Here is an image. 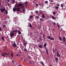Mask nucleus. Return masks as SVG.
<instances>
[{
	"instance_id": "72a5a7b5",
	"label": "nucleus",
	"mask_w": 66,
	"mask_h": 66,
	"mask_svg": "<svg viewBox=\"0 0 66 66\" xmlns=\"http://www.w3.org/2000/svg\"><path fill=\"white\" fill-rule=\"evenodd\" d=\"M34 27H32L31 28V29L32 30H34Z\"/></svg>"
},
{
	"instance_id": "ea45409f",
	"label": "nucleus",
	"mask_w": 66,
	"mask_h": 66,
	"mask_svg": "<svg viewBox=\"0 0 66 66\" xmlns=\"http://www.w3.org/2000/svg\"><path fill=\"white\" fill-rule=\"evenodd\" d=\"M40 20H41V21H43V19H41V18L40 19Z\"/></svg>"
},
{
	"instance_id": "b1692460",
	"label": "nucleus",
	"mask_w": 66,
	"mask_h": 66,
	"mask_svg": "<svg viewBox=\"0 0 66 66\" xmlns=\"http://www.w3.org/2000/svg\"><path fill=\"white\" fill-rule=\"evenodd\" d=\"M11 55L12 56V57H13V53L12 52L11 53Z\"/></svg>"
},
{
	"instance_id": "6e6552de",
	"label": "nucleus",
	"mask_w": 66,
	"mask_h": 66,
	"mask_svg": "<svg viewBox=\"0 0 66 66\" xmlns=\"http://www.w3.org/2000/svg\"><path fill=\"white\" fill-rule=\"evenodd\" d=\"M13 10L14 12H16V8L15 7H14L13 9Z\"/></svg>"
},
{
	"instance_id": "4d7b16f0",
	"label": "nucleus",
	"mask_w": 66,
	"mask_h": 66,
	"mask_svg": "<svg viewBox=\"0 0 66 66\" xmlns=\"http://www.w3.org/2000/svg\"><path fill=\"white\" fill-rule=\"evenodd\" d=\"M51 2H53V0H51Z\"/></svg>"
},
{
	"instance_id": "bf43d9fd",
	"label": "nucleus",
	"mask_w": 66,
	"mask_h": 66,
	"mask_svg": "<svg viewBox=\"0 0 66 66\" xmlns=\"http://www.w3.org/2000/svg\"><path fill=\"white\" fill-rule=\"evenodd\" d=\"M13 32H15V30H13V31H12Z\"/></svg>"
},
{
	"instance_id": "39448f33",
	"label": "nucleus",
	"mask_w": 66,
	"mask_h": 66,
	"mask_svg": "<svg viewBox=\"0 0 66 66\" xmlns=\"http://www.w3.org/2000/svg\"><path fill=\"white\" fill-rule=\"evenodd\" d=\"M5 9H1V12H4V11H5Z\"/></svg>"
},
{
	"instance_id": "bb28decb",
	"label": "nucleus",
	"mask_w": 66,
	"mask_h": 66,
	"mask_svg": "<svg viewBox=\"0 0 66 66\" xmlns=\"http://www.w3.org/2000/svg\"><path fill=\"white\" fill-rule=\"evenodd\" d=\"M52 18L53 19H55V17H54V16H53V15L52 16Z\"/></svg>"
},
{
	"instance_id": "aec40b11",
	"label": "nucleus",
	"mask_w": 66,
	"mask_h": 66,
	"mask_svg": "<svg viewBox=\"0 0 66 66\" xmlns=\"http://www.w3.org/2000/svg\"><path fill=\"white\" fill-rule=\"evenodd\" d=\"M23 44L24 46H26V43L25 42H24L23 43Z\"/></svg>"
},
{
	"instance_id": "79ce46f5",
	"label": "nucleus",
	"mask_w": 66,
	"mask_h": 66,
	"mask_svg": "<svg viewBox=\"0 0 66 66\" xmlns=\"http://www.w3.org/2000/svg\"><path fill=\"white\" fill-rule=\"evenodd\" d=\"M53 24L54 25H56V23H53Z\"/></svg>"
},
{
	"instance_id": "a211bd4d",
	"label": "nucleus",
	"mask_w": 66,
	"mask_h": 66,
	"mask_svg": "<svg viewBox=\"0 0 66 66\" xmlns=\"http://www.w3.org/2000/svg\"><path fill=\"white\" fill-rule=\"evenodd\" d=\"M47 38H48V39H51V37L50 36H47Z\"/></svg>"
},
{
	"instance_id": "a878e982",
	"label": "nucleus",
	"mask_w": 66,
	"mask_h": 66,
	"mask_svg": "<svg viewBox=\"0 0 66 66\" xmlns=\"http://www.w3.org/2000/svg\"><path fill=\"white\" fill-rule=\"evenodd\" d=\"M2 39L3 40V41L4 40V37H3V36L2 37Z\"/></svg>"
},
{
	"instance_id": "58836bf2",
	"label": "nucleus",
	"mask_w": 66,
	"mask_h": 66,
	"mask_svg": "<svg viewBox=\"0 0 66 66\" xmlns=\"http://www.w3.org/2000/svg\"><path fill=\"white\" fill-rule=\"evenodd\" d=\"M35 12L37 14H38V11H36Z\"/></svg>"
},
{
	"instance_id": "de8ad7c7",
	"label": "nucleus",
	"mask_w": 66,
	"mask_h": 66,
	"mask_svg": "<svg viewBox=\"0 0 66 66\" xmlns=\"http://www.w3.org/2000/svg\"><path fill=\"white\" fill-rule=\"evenodd\" d=\"M55 51H56V52L57 50V48H55Z\"/></svg>"
},
{
	"instance_id": "dca6fc26",
	"label": "nucleus",
	"mask_w": 66,
	"mask_h": 66,
	"mask_svg": "<svg viewBox=\"0 0 66 66\" xmlns=\"http://www.w3.org/2000/svg\"><path fill=\"white\" fill-rule=\"evenodd\" d=\"M3 54H6V55H8L9 54V53H3Z\"/></svg>"
},
{
	"instance_id": "7ed1b4c3",
	"label": "nucleus",
	"mask_w": 66,
	"mask_h": 66,
	"mask_svg": "<svg viewBox=\"0 0 66 66\" xmlns=\"http://www.w3.org/2000/svg\"><path fill=\"white\" fill-rule=\"evenodd\" d=\"M59 59L58 58V57H56V58L55 59V60L56 63L57 62V60Z\"/></svg>"
},
{
	"instance_id": "a18cd8bd",
	"label": "nucleus",
	"mask_w": 66,
	"mask_h": 66,
	"mask_svg": "<svg viewBox=\"0 0 66 66\" xmlns=\"http://www.w3.org/2000/svg\"><path fill=\"white\" fill-rule=\"evenodd\" d=\"M12 63H13V64H14L15 62H14V61L13 60L12 61Z\"/></svg>"
},
{
	"instance_id": "a19ab883",
	"label": "nucleus",
	"mask_w": 66,
	"mask_h": 66,
	"mask_svg": "<svg viewBox=\"0 0 66 66\" xmlns=\"http://www.w3.org/2000/svg\"><path fill=\"white\" fill-rule=\"evenodd\" d=\"M56 14V12H55V11L53 12V14H54V15H55Z\"/></svg>"
},
{
	"instance_id": "e433bc0d",
	"label": "nucleus",
	"mask_w": 66,
	"mask_h": 66,
	"mask_svg": "<svg viewBox=\"0 0 66 66\" xmlns=\"http://www.w3.org/2000/svg\"><path fill=\"white\" fill-rule=\"evenodd\" d=\"M39 12L40 13V14H42V11H41V10H40L39 11Z\"/></svg>"
},
{
	"instance_id": "393cba45",
	"label": "nucleus",
	"mask_w": 66,
	"mask_h": 66,
	"mask_svg": "<svg viewBox=\"0 0 66 66\" xmlns=\"http://www.w3.org/2000/svg\"><path fill=\"white\" fill-rule=\"evenodd\" d=\"M48 1H46L45 2V4H48Z\"/></svg>"
},
{
	"instance_id": "09e8293b",
	"label": "nucleus",
	"mask_w": 66,
	"mask_h": 66,
	"mask_svg": "<svg viewBox=\"0 0 66 66\" xmlns=\"http://www.w3.org/2000/svg\"><path fill=\"white\" fill-rule=\"evenodd\" d=\"M24 3L26 4H27V3H28L27 2V1H26Z\"/></svg>"
},
{
	"instance_id": "680f3d73",
	"label": "nucleus",
	"mask_w": 66,
	"mask_h": 66,
	"mask_svg": "<svg viewBox=\"0 0 66 66\" xmlns=\"http://www.w3.org/2000/svg\"><path fill=\"white\" fill-rule=\"evenodd\" d=\"M15 31L17 32L18 31V30H15Z\"/></svg>"
},
{
	"instance_id": "69168bd1",
	"label": "nucleus",
	"mask_w": 66,
	"mask_h": 66,
	"mask_svg": "<svg viewBox=\"0 0 66 66\" xmlns=\"http://www.w3.org/2000/svg\"><path fill=\"white\" fill-rule=\"evenodd\" d=\"M16 55L18 56V54H16Z\"/></svg>"
},
{
	"instance_id": "2eb2a0df",
	"label": "nucleus",
	"mask_w": 66,
	"mask_h": 66,
	"mask_svg": "<svg viewBox=\"0 0 66 66\" xmlns=\"http://www.w3.org/2000/svg\"><path fill=\"white\" fill-rule=\"evenodd\" d=\"M45 36H46V35L45 34H43V39H44V37H45Z\"/></svg>"
},
{
	"instance_id": "2f4dec72",
	"label": "nucleus",
	"mask_w": 66,
	"mask_h": 66,
	"mask_svg": "<svg viewBox=\"0 0 66 66\" xmlns=\"http://www.w3.org/2000/svg\"><path fill=\"white\" fill-rule=\"evenodd\" d=\"M39 39L40 40V41L41 42L42 41V38H41V37H39Z\"/></svg>"
},
{
	"instance_id": "338daca9",
	"label": "nucleus",
	"mask_w": 66,
	"mask_h": 66,
	"mask_svg": "<svg viewBox=\"0 0 66 66\" xmlns=\"http://www.w3.org/2000/svg\"><path fill=\"white\" fill-rule=\"evenodd\" d=\"M8 2H10V0H8Z\"/></svg>"
},
{
	"instance_id": "6ab92c4d",
	"label": "nucleus",
	"mask_w": 66,
	"mask_h": 66,
	"mask_svg": "<svg viewBox=\"0 0 66 66\" xmlns=\"http://www.w3.org/2000/svg\"><path fill=\"white\" fill-rule=\"evenodd\" d=\"M18 34L20 35V34H21V31H18Z\"/></svg>"
},
{
	"instance_id": "f03ea898",
	"label": "nucleus",
	"mask_w": 66,
	"mask_h": 66,
	"mask_svg": "<svg viewBox=\"0 0 66 66\" xmlns=\"http://www.w3.org/2000/svg\"><path fill=\"white\" fill-rule=\"evenodd\" d=\"M57 56L58 57H60L61 56V55L59 53L58 50L57 51Z\"/></svg>"
},
{
	"instance_id": "c756f323",
	"label": "nucleus",
	"mask_w": 66,
	"mask_h": 66,
	"mask_svg": "<svg viewBox=\"0 0 66 66\" xmlns=\"http://www.w3.org/2000/svg\"><path fill=\"white\" fill-rule=\"evenodd\" d=\"M24 51L25 52H26L27 51V50L26 49H24Z\"/></svg>"
},
{
	"instance_id": "6e6d98bb",
	"label": "nucleus",
	"mask_w": 66,
	"mask_h": 66,
	"mask_svg": "<svg viewBox=\"0 0 66 66\" xmlns=\"http://www.w3.org/2000/svg\"><path fill=\"white\" fill-rule=\"evenodd\" d=\"M28 57L29 58H30V59L31 58V57L30 56H28Z\"/></svg>"
},
{
	"instance_id": "13d9d810",
	"label": "nucleus",
	"mask_w": 66,
	"mask_h": 66,
	"mask_svg": "<svg viewBox=\"0 0 66 66\" xmlns=\"http://www.w3.org/2000/svg\"><path fill=\"white\" fill-rule=\"evenodd\" d=\"M43 39H44V40H45L46 39V37H44V38H43Z\"/></svg>"
},
{
	"instance_id": "603ef678",
	"label": "nucleus",
	"mask_w": 66,
	"mask_h": 66,
	"mask_svg": "<svg viewBox=\"0 0 66 66\" xmlns=\"http://www.w3.org/2000/svg\"><path fill=\"white\" fill-rule=\"evenodd\" d=\"M48 21L49 22H50V23H51V22H50L51 21V20H48Z\"/></svg>"
},
{
	"instance_id": "412c9836",
	"label": "nucleus",
	"mask_w": 66,
	"mask_h": 66,
	"mask_svg": "<svg viewBox=\"0 0 66 66\" xmlns=\"http://www.w3.org/2000/svg\"><path fill=\"white\" fill-rule=\"evenodd\" d=\"M29 26L30 27V28H31V29H32V25H31V24H29Z\"/></svg>"
},
{
	"instance_id": "37998d69",
	"label": "nucleus",
	"mask_w": 66,
	"mask_h": 66,
	"mask_svg": "<svg viewBox=\"0 0 66 66\" xmlns=\"http://www.w3.org/2000/svg\"><path fill=\"white\" fill-rule=\"evenodd\" d=\"M35 5L37 6H39V5L38 4H36Z\"/></svg>"
},
{
	"instance_id": "8fccbe9b",
	"label": "nucleus",
	"mask_w": 66,
	"mask_h": 66,
	"mask_svg": "<svg viewBox=\"0 0 66 66\" xmlns=\"http://www.w3.org/2000/svg\"><path fill=\"white\" fill-rule=\"evenodd\" d=\"M2 28H1V27H0V31H1L2 30Z\"/></svg>"
},
{
	"instance_id": "f3484780",
	"label": "nucleus",
	"mask_w": 66,
	"mask_h": 66,
	"mask_svg": "<svg viewBox=\"0 0 66 66\" xmlns=\"http://www.w3.org/2000/svg\"><path fill=\"white\" fill-rule=\"evenodd\" d=\"M40 63L42 65H44V62H40Z\"/></svg>"
},
{
	"instance_id": "3c124183",
	"label": "nucleus",
	"mask_w": 66,
	"mask_h": 66,
	"mask_svg": "<svg viewBox=\"0 0 66 66\" xmlns=\"http://www.w3.org/2000/svg\"><path fill=\"white\" fill-rule=\"evenodd\" d=\"M26 11V10L25 9H23V12H25Z\"/></svg>"
},
{
	"instance_id": "9b49d317",
	"label": "nucleus",
	"mask_w": 66,
	"mask_h": 66,
	"mask_svg": "<svg viewBox=\"0 0 66 66\" xmlns=\"http://www.w3.org/2000/svg\"><path fill=\"white\" fill-rule=\"evenodd\" d=\"M42 18H45V16L44 14H42Z\"/></svg>"
},
{
	"instance_id": "052dcab7",
	"label": "nucleus",
	"mask_w": 66,
	"mask_h": 66,
	"mask_svg": "<svg viewBox=\"0 0 66 66\" xmlns=\"http://www.w3.org/2000/svg\"><path fill=\"white\" fill-rule=\"evenodd\" d=\"M5 23L6 24H7V22H6V21H5Z\"/></svg>"
},
{
	"instance_id": "0eeeda50",
	"label": "nucleus",
	"mask_w": 66,
	"mask_h": 66,
	"mask_svg": "<svg viewBox=\"0 0 66 66\" xmlns=\"http://www.w3.org/2000/svg\"><path fill=\"white\" fill-rule=\"evenodd\" d=\"M63 42H65L66 41V38L65 37H63Z\"/></svg>"
},
{
	"instance_id": "cd10ccee",
	"label": "nucleus",
	"mask_w": 66,
	"mask_h": 66,
	"mask_svg": "<svg viewBox=\"0 0 66 66\" xmlns=\"http://www.w3.org/2000/svg\"><path fill=\"white\" fill-rule=\"evenodd\" d=\"M40 48H42V45H39L38 46Z\"/></svg>"
},
{
	"instance_id": "864d4df0",
	"label": "nucleus",
	"mask_w": 66,
	"mask_h": 66,
	"mask_svg": "<svg viewBox=\"0 0 66 66\" xmlns=\"http://www.w3.org/2000/svg\"><path fill=\"white\" fill-rule=\"evenodd\" d=\"M3 26L4 27H5V25H3Z\"/></svg>"
},
{
	"instance_id": "f257e3e1",
	"label": "nucleus",
	"mask_w": 66,
	"mask_h": 66,
	"mask_svg": "<svg viewBox=\"0 0 66 66\" xmlns=\"http://www.w3.org/2000/svg\"><path fill=\"white\" fill-rule=\"evenodd\" d=\"M10 35L11 37H12V36H14V32H11L10 34Z\"/></svg>"
},
{
	"instance_id": "ddd939ff",
	"label": "nucleus",
	"mask_w": 66,
	"mask_h": 66,
	"mask_svg": "<svg viewBox=\"0 0 66 66\" xmlns=\"http://www.w3.org/2000/svg\"><path fill=\"white\" fill-rule=\"evenodd\" d=\"M46 52L47 54H48V49L47 48H46Z\"/></svg>"
},
{
	"instance_id": "423d86ee",
	"label": "nucleus",
	"mask_w": 66,
	"mask_h": 66,
	"mask_svg": "<svg viewBox=\"0 0 66 66\" xmlns=\"http://www.w3.org/2000/svg\"><path fill=\"white\" fill-rule=\"evenodd\" d=\"M23 4H20L19 3L18 4V6H19V7H21V6H23Z\"/></svg>"
},
{
	"instance_id": "1a4fd4ad",
	"label": "nucleus",
	"mask_w": 66,
	"mask_h": 66,
	"mask_svg": "<svg viewBox=\"0 0 66 66\" xmlns=\"http://www.w3.org/2000/svg\"><path fill=\"white\" fill-rule=\"evenodd\" d=\"M16 9L17 11L19 12L20 11V9L19 8H17Z\"/></svg>"
},
{
	"instance_id": "20e7f679",
	"label": "nucleus",
	"mask_w": 66,
	"mask_h": 66,
	"mask_svg": "<svg viewBox=\"0 0 66 66\" xmlns=\"http://www.w3.org/2000/svg\"><path fill=\"white\" fill-rule=\"evenodd\" d=\"M12 46L14 47H16V44L15 43H13L12 44Z\"/></svg>"
},
{
	"instance_id": "5701e85b",
	"label": "nucleus",
	"mask_w": 66,
	"mask_h": 66,
	"mask_svg": "<svg viewBox=\"0 0 66 66\" xmlns=\"http://www.w3.org/2000/svg\"><path fill=\"white\" fill-rule=\"evenodd\" d=\"M57 27H58V28H60V25H59V23H57Z\"/></svg>"
},
{
	"instance_id": "e2e57ef3",
	"label": "nucleus",
	"mask_w": 66,
	"mask_h": 66,
	"mask_svg": "<svg viewBox=\"0 0 66 66\" xmlns=\"http://www.w3.org/2000/svg\"><path fill=\"white\" fill-rule=\"evenodd\" d=\"M23 6H21V8L23 9Z\"/></svg>"
},
{
	"instance_id": "49530a36",
	"label": "nucleus",
	"mask_w": 66,
	"mask_h": 66,
	"mask_svg": "<svg viewBox=\"0 0 66 66\" xmlns=\"http://www.w3.org/2000/svg\"><path fill=\"white\" fill-rule=\"evenodd\" d=\"M29 63H30V64H32V62L31 61H29Z\"/></svg>"
},
{
	"instance_id": "c9c22d12",
	"label": "nucleus",
	"mask_w": 66,
	"mask_h": 66,
	"mask_svg": "<svg viewBox=\"0 0 66 66\" xmlns=\"http://www.w3.org/2000/svg\"><path fill=\"white\" fill-rule=\"evenodd\" d=\"M5 12H6V14H8V11H7V10H6L5 11Z\"/></svg>"
},
{
	"instance_id": "7c9ffc66",
	"label": "nucleus",
	"mask_w": 66,
	"mask_h": 66,
	"mask_svg": "<svg viewBox=\"0 0 66 66\" xmlns=\"http://www.w3.org/2000/svg\"><path fill=\"white\" fill-rule=\"evenodd\" d=\"M54 38H51V39H50V40H54Z\"/></svg>"
},
{
	"instance_id": "473e14b6",
	"label": "nucleus",
	"mask_w": 66,
	"mask_h": 66,
	"mask_svg": "<svg viewBox=\"0 0 66 66\" xmlns=\"http://www.w3.org/2000/svg\"><path fill=\"white\" fill-rule=\"evenodd\" d=\"M36 18L37 19H38V18H39V16H36Z\"/></svg>"
},
{
	"instance_id": "4468645a",
	"label": "nucleus",
	"mask_w": 66,
	"mask_h": 66,
	"mask_svg": "<svg viewBox=\"0 0 66 66\" xmlns=\"http://www.w3.org/2000/svg\"><path fill=\"white\" fill-rule=\"evenodd\" d=\"M47 45V43H45L44 44V47H46V46Z\"/></svg>"
},
{
	"instance_id": "5fc2aeb1",
	"label": "nucleus",
	"mask_w": 66,
	"mask_h": 66,
	"mask_svg": "<svg viewBox=\"0 0 66 66\" xmlns=\"http://www.w3.org/2000/svg\"><path fill=\"white\" fill-rule=\"evenodd\" d=\"M53 53H55V51H54V50L53 51Z\"/></svg>"
},
{
	"instance_id": "9d476101",
	"label": "nucleus",
	"mask_w": 66,
	"mask_h": 66,
	"mask_svg": "<svg viewBox=\"0 0 66 66\" xmlns=\"http://www.w3.org/2000/svg\"><path fill=\"white\" fill-rule=\"evenodd\" d=\"M59 38L60 40H61V41H62V37H61V36L60 37V36H59Z\"/></svg>"
},
{
	"instance_id": "4c0bfd02",
	"label": "nucleus",
	"mask_w": 66,
	"mask_h": 66,
	"mask_svg": "<svg viewBox=\"0 0 66 66\" xmlns=\"http://www.w3.org/2000/svg\"><path fill=\"white\" fill-rule=\"evenodd\" d=\"M60 6H61V7H63V4H61Z\"/></svg>"
},
{
	"instance_id": "c03bdc74",
	"label": "nucleus",
	"mask_w": 66,
	"mask_h": 66,
	"mask_svg": "<svg viewBox=\"0 0 66 66\" xmlns=\"http://www.w3.org/2000/svg\"><path fill=\"white\" fill-rule=\"evenodd\" d=\"M12 2L13 3H14L15 2V1L14 0H12Z\"/></svg>"
},
{
	"instance_id": "0e129e2a",
	"label": "nucleus",
	"mask_w": 66,
	"mask_h": 66,
	"mask_svg": "<svg viewBox=\"0 0 66 66\" xmlns=\"http://www.w3.org/2000/svg\"><path fill=\"white\" fill-rule=\"evenodd\" d=\"M30 34L31 35V34H32V32H30Z\"/></svg>"
},
{
	"instance_id": "f8f14e48",
	"label": "nucleus",
	"mask_w": 66,
	"mask_h": 66,
	"mask_svg": "<svg viewBox=\"0 0 66 66\" xmlns=\"http://www.w3.org/2000/svg\"><path fill=\"white\" fill-rule=\"evenodd\" d=\"M59 8V7H58V6H56V7H55V10H56L57 9H58Z\"/></svg>"
},
{
	"instance_id": "f704fd0d",
	"label": "nucleus",
	"mask_w": 66,
	"mask_h": 66,
	"mask_svg": "<svg viewBox=\"0 0 66 66\" xmlns=\"http://www.w3.org/2000/svg\"><path fill=\"white\" fill-rule=\"evenodd\" d=\"M58 6H60V4H59L58 3H57V4H56Z\"/></svg>"
},
{
	"instance_id": "c85d7f7f",
	"label": "nucleus",
	"mask_w": 66,
	"mask_h": 66,
	"mask_svg": "<svg viewBox=\"0 0 66 66\" xmlns=\"http://www.w3.org/2000/svg\"><path fill=\"white\" fill-rule=\"evenodd\" d=\"M1 55L2 56H4V57H5V56L3 54H3H1Z\"/></svg>"
},
{
	"instance_id": "4be33fe9",
	"label": "nucleus",
	"mask_w": 66,
	"mask_h": 66,
	"mask_svg": "<svg viewBox=\"0 0 66 66\" xmlns=\"http://www.w3.org/2000/svg\"><path fill=\"white\" fill-rule=\"evenodd\" d=\"M30 18L31 19H32L33 17V16H32V15H31L30 16Z\"/></svg>"
},
{
	"instance_id": "774afa93",
	"label": "nucleus",
	"mask_w": 66,
	"mask_h": 66,
	"mask_svg": "<svg viewBox=\"0 0 66 66\" xmlns=\"http://www.w3.org/2000/svg\"><path fill=\"white\" fill-rule=\"evenodd\" d=\"M54 50V49H53V48L52 49V50L53 51V50Z\"/></svg>"
}]
</instances>
